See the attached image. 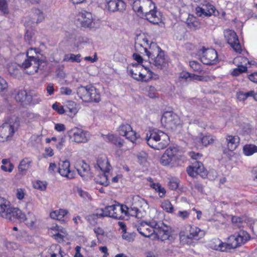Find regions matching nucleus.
<instances>
[{"label":"nucleus","mask_w":257,"mask_h":257,"mask_svg":"<svg viewBox=\"0 0 257 257\" xmlns=\"http://www.w3.org/2000/svg\"><path fill=\"white\" fill-rule=\"evenodd\" d=\"M0 216L11 221H26V225L29 227L33 226L36 222L34 216L31 219L27 218L21 210L13 207L10 202L4 197H0Z\"/></svg>","instance_id":"obj_1"},{"label":"nucleus","mask_w":257,"mask_h":257,"mask_svg":"<svg viewBox=\"0 0 257 257\" xmlns=\"http://www.w3.org/2000/svg\"><path fill=\"white\" fill-rule=\"evenodd\" d=\"M248 238V234L246 232L240 231L229 236L228 238V242H223L218 238H214L210 241L209 246L214 250L228 252L231 249L243 244Z\"/></svg>","instance_id":"obj_2"},{"label":"nucleus","mask_w":257,"mask_h":257,"mask_svg":"<svg viewBox=\"0 0 257 257\" xmlns=\"http://www.w3.org/2000/svg\"><path fill=\"white\" fill-rule=\"evenodd\" d=\"M39 51L36 49L30 48L27 52V58L22 63V68L27 69L31 67V70L28 73L33 74L40 71V73L45 69L47 62L44 59L39 58Z\"/></svg>","instance_id":"obj_3"},{"label":"nucleus","mask_w":257,"mask_h":257,"mask_svg":"<svg viewBox=\"0 0 257 257\" xmlns=\"http://www.w3.org/2000/svg\"><path fill=\"white\" fill-rule=\"evenodd\" d=\"M146 141L151 148L160 150L164 149L168 145L170 139L167 134L155 128L147 133Z\"/></svg>","instance_id":"obj_4"},{"label":"nucleus","mask_w":257,"mask_h":257,"mask_svg":"<svg viewBox=\"0 0 257 257\" xmlns=\"http://www.w3.org/2000/svg\"><path fill=\"white\" fill-rule=\"evenodd\" d=\"M20 125L19 118L13 116L7 119L0 126V142H5L12 140Z\"/></svg>","instance_id":"obj_5"},{"label":"nucleus","mask_w":257,"mask_h":257,"mask_svg":"<svg viewBox=\"0 0 257 257\" xmlns=\"http://www.w3.org/2000/svg\"><path fill=\"white\" fill-rule=\"evenodd\" d=\"M147 55L151 59L150 63H152L157 68L162 69L167 62V56L164 51L155 43L151 42L149 47V51Z\"/></svg>","instance_id":"obj_6"},{"label":"nucleus","mask_w":257,"mask_h":257,"mask_svg":"<svg viewBox=\"0 0 257 257\" xmlns=\"http://www.w3.org/2000/svg\"><path fill=\"white\" fill-rule=\"evenodd\" d=\"M133 68L128 70L131 76L138 81H147L153 78L154 73L147 67L142 64H135Z\"/></svg>","instance_id":"obj_7"},{"label":"nucleus","mask_w":257,"mask_h":257,"mask_svg":"<svg viewBox=\"0 0 257 257\" xmlns=\"http://www.w3.org/2000/svg\"><path fill=\"white\" fill-rule=\"evenodd\" d=\"M77 93L83 101L98 102L100 101V94L96 89L91 86H80L78 88Z\"/></svg>","instance_id":"obj_8"},{"label":"nucleus","mask_w":257,"mask_h":257,"mask_svg":"<svg viewBox=\"0 0 257 257\" xmlns=\"http://www.w3.org/2000/svg\"><path fill=\"white\" fill-rule=\"evenodd\" d=\"M186 230L188 233L186 234L184 232L180 233V238L182 241L187 244H190L191 240H196L202 238L205 235V231L195 226L188 225L186 227Z\"/></svg>","instance_id":"obj_9"},{"label":"nucleus","mask_w":257,"mask_h":257,"mask_svg":"<svg viewBox=\"0 0 257 257\" xmlns=\"http://www.w3.org/2000/svg\"><path fill=\"white\" fill-rule=\"evenodd\" d=\"M150 225L154 228V232L156 234L159 239L165 241L171 237V228L165 224L163 222L153 221L150 222Z\"/></svg>","instance_id":"obj_10"},{"label":"nucleus","mask_w":257,"mask_h":257,"mask_svg":"<svg viewBox=\"0 0 257 257\" xmlns=\"http://www.w3.org/2000/svg\"><path fill=\"white\" fill-rule=\"evenodd\" d=\"M161 123L168 130H175L180 124L179 116L171 111H166L163 114Z\"/></svg>","instance_id":"obj_11"},{"label":"nucleus","mask_w":257,"mask_h":257,"mask_svg":"<svg viewBox=\"0 0 257 257\" xmlns=\"http://www.w3.org/2000/svg\"><path fill=\"white\" fill-rule=\"evenodd\" d=\"M138 205L142 208L143 210H140L138 206H134L133 204L130 208L126 206L125 215L135 216L137 218H143L146 214V210L149 208V204L146 200L142 198L138 200Z\"/></svg>","instance_id":"obj_12"},{"label":"nucleus","mask_w":257,"mask_h":257,"mask_svg":"<svg viewBox=\"0 0 257 257\" xmlns=\"http://www.w3.org/2000/svg\"><path fill=\"white\" fill-rule=\"evenodd\" d=\"M68 134L69 139L78 144L85 143L90 139V134L88 132L76 127L70 130Z\"/></svg>","instance_id":"obj_13"},{"label":"nucleus","mask_w":257,"mask_h":257,"mask_svg":"<svg viewBox=\"0 0 257 257\" xmlns=\"http://www.w3.org/2000/svg\"><path fill=\"white\" fill-rule=\"evenodd\" d=\"M199 52L201 55L200 60L204 64L212 65L216 64L218 61L217 53L214 49L203 47Z\"/></svg>","instance_id":"obj_14"},{"label":"nucleus","mask_w":257,"mask_h":257,"mask_svg":"<svg viewBox=\"0 0 257 257\" xmlns=\"http://www.w3.org/2000/svg\"><path fill=\"white\" fill-rule=\"evenodd\" d=\"M118 134L126 139L134 143L137 139V133L133 130L131 125L127 123H122L116 129Z\"/></svg>","instance_id":"obj_15"},{"label":"nucleus","mask_w":257,"mask_h":257,"mask_svg":"<svg viewBox=\"0 0 257 257\" xmlns=\"http://www.w3.org/2000/svg\"><path fill=\"white\" fill-rule=\"evenodd\" d=\"M224 35L227 43L236 52L240 53L242 51L241 47L236 33L231 30H226L224 31Z\"/></svg>","instance_id":"obj_16"},{"label":"nucleus","mask_w":257,"mask_h":257,"mask_svg":"<svg viewBox=\"0 0 257 257\" xmlns=\"http://www.w3.org/2000/svg\"><path fill=\"white\" fill-rule=\"evenodd\" d=\"M147 37L144 33L137 35L135 38V47L137 51H144L147 55L149 51L150 44Z\"/></svg>","instance_id":"obj_17"},{"label":"nucleus","mask_w":257,"mask_h":257,"mask_svg":"<svg viewBox=\"0 0 257 257\" xmlns=\"http://www.w3.org/2000/svg\"><path fill=\"white\" fill-rule=\"evenodd\" d=\"M216 9L215 7L209 3L203 4L202 7H197L196 8V14L198 17H210L211 15H216Z\"/></svg>","instance_id":"obj_18"},{"label":"nucleus","mask_w":257,"mask_h":257,"mask_svg":"<svg viewBox=\"0 0 257 257\" xmlns=\"http://www.w3.org/2000/svg\"><path fill=\"white\" fill-rule=\"evenodd\" d=\"M177 149L175 148L167 149L160 159L161 163L164 166L170 164L172 161H176L178 159L176 156Z\"/></svg>","instance_id":"obj_19"},{"label":"nucleus","mask_w":257,"mask_h":257,"mask_svg":"<svg viewBox=\"0 0 257 257\" xmlns=\"http://www.w3.org/2000/svg\"><path fill=\"white\" fill-rule=\"evenodd\" d=\"M94 167L96 170H100L101 172H106L110 170L111 165L106 156L102 155L98 157Z\"/></svg>","instance_id":"obj_20"},{"label":"nucleus","mask_w":257,"mask_h":257,"mask_svg":"<svg viewBox=\"0 0 257 257\" xmlns=\"http://www.w3.org/2000/svg\"><path fill=\"white\" fill-rule=\"evenodd\" d=\"M76 169L78 174L84 180H88L92 177L89 166L83 160L78 162Z\"/></svg>","instance_id":"obj_21"},{"label":"nucleus","mask_w":257,"mask_h":257,"mask_svg":"<svg viewBox=\"0 0 257 257\" xmlns=\"http://www.w3.org/2000/svg\"><path fill=\"white\" fill-rule=\"evenodd\" d=\"M78 21L80 22L82 27L90 28L92 26L93 20L92 15L90 13L84 11L79 13Z\"/></svg>","instance_id":"obj_22"},{"label":"nucleus","mask_w":257,"mask_h":257,"mask_svg":"<svg viewBox=\"0 0 257 257\" xmlns=\"http://www.w3.org/2000/svg\"><path fill=\"white\" fill-rule=\"evenodd\" d=\"M69 168V162L68 161H63L61 164H59V173L62 176L72 179L74 177V173L70 170Z\"/></svg>","instance_id":"obj_23"},{"label":"nucleus","mask_w":257,"mask_h":257,"mask_svg":"<svg viewBox=\"0 0 257 257\" xmlns=\"http://www.w3.org/2000/svg\"><path fill=\"white\" fill-rule=\"evenodd\" d=\"M126 205L113 201V219H122L125 215Z\"/></svg>","instance_id":"obj_24"},{"label":"nucleus","mask_w":257,"mask_h":257,"mask_svg":"<svg viewBox=\"0 0 257 257\" xmlns=\"http://www.w3.org/2000/svg\"><path fill=\"white\" fill-rule=\"evenodd\" d=\"M142 222L140 225L137 228L139 232L143 236L149 237L154 232V228L150 225V222Z\"/></svg>","instance_id":"obj_25"},{"label":"nucleus","mask_w":257,"mask_h":257,"mask_svg":"<svg viewBox=\"0 0 257 257\" xmlns=\"http://www.w3.org/2000/svg\"><path fill=\"white\" fill-rule=\"evenodd\" d=\"M68 213V211L66 209H60L55 210L50 213V217L53 219L59 220L61 223L66 222L65 216Z\"/></svg>","instance_id":"obj_26"},{"label":"nucleus","mask_w":257,"mask_h":257,"mask_svg":"<svg viewBox=\"0 0 257 257\" xmlns=\"http://www.w3.org/2000/svg\"><path fill=\"white\" fill-rule=\"evenodd\" d=\"M226 142L229 151H234L237 147L239 143V138L237 136L227 135L226 136Z\"/></svg>","instance_id":"obj_27"},{"label":"nucleus","mask_w":257,"mask_h":257,"mask_svg":"<svg viewBox=\"0 0 257 257\" xmlns=\"http://www.w3.org/2000/svg\"><path fill=\"white\" fill-rule=\"evenodd\" d=\"M144 17L146 20L153 24H158L161 22L160 17L157 15L156 9L154 10H150L146 15H144Z\"/></svg>","instance_id":"obj_28"},{"label":"nucleus","mask_w":257,"mask_h":257,"mask_svg":"<svg viewBox=\"0 0 257 257\" xmlns=\"http://www.w3.org/2000/svg\"><path fill=\"white\" fill-rule=\"evenodd\" d=\"M193 171H195L196 174L204 176L206 175L207 171L205 169L203 164L198 161L192 162Z\"/></svg>","instance_id":"obj_29"},{"label":"nucleus","mask_w":257,"mask_h":257,"mask_svg":"<svg viewBox=\"0 0 257 257\" xmlns=\"http://www.w3.org/2000/svg\"><path fill=\"white\" fill-rule=\"evenodd\" d=\"M145 3H147L146 4H151V3L150 2V1L149 0H136L134 1L132 7L133 10L138 13V14L142 13L143 12V4H145Z\"/></svg>","instance_id":"obj_30"},{"label":"nucleus","mask_w":257,"mask_h":257,"mask_svg":"<svg viewBox=\"0 0 257 257\" xmlns=\"http://www.w3.org/2000/svg\"><path fill=\"white\" fill-rule=\"evenodd\" d=\"M48 254L47 257H62L61 247L59 245H53L49 249Z\"/></svg>","instance_id":"obj_31"},{"label":"nucleus","mask_w":257,"mask_h":257,"mask_svg":"<svg viewBox=\"0 0 257 257\" xmlns=\"http://www.w3.org/2000/svg\"><path fill=\"white\" fill-rule=\"evenodd\" d=\"M32 163V161L28 158H25L22 160L19 166V171L22 174H24L28 170Z\"/></svg>","instance_id":"obj_32"},{"label":"nucleus","mask_w":257,"mask_h":257,"mask_svg":"<svg viewBox=\"0 0 257 257\" xmlns=\"http://www.w3.org/2000/svg\"><path fill=\"white\" fill-rule=\"evenodd\" d=\"M196 19V18L191 16L187 20L186 23L188 26L193 30H196L200 28V23Z\"/></svg>","instance_id":"obj_33"},{"label":"nucleus","mask_w":257,"mask_h":257,"mask_svg":"<svg viewBox=\"0 0 257 257\" xmlns=\"http://www.w3.org/2000/svg\"><path fill=\"white\" fill-rule=\"evenodd\" d=\"M109 174V171L101 172V174L98 175L99 178L96 179V182L105 186H107L109 184V182L108 181Z\"/></svg>","instance_id":"obj_34"},{"label":"nucleus","mask_w":257,"mask_h":257,"mask_svg":"<svg viewBox=\"0 0 257 257\" xmlns=\"http://www.w3.org/2000/svg\"><path fill=\"white\" fill-rule=\"evenodd\" d=\"M81 55L80 54L75 55L74 54H65L64 56L63 61H71L72 62H80Z\"/></svg>","instance_id":"obj_35"},{"label":"nucleus","mask_w":257,"mask_h":257,"mask_svg":"<svg viewBox=\"0 0 257 257\" xmlns=\"http://www.w3.org/2000/svg\"><path fill=\"white\" fill-rule=\"evenodd\" d=\"M22 67V64L18 65L16 63H12L8 67V71L11 75L17 77L20 74L19 67Z\"/></svg>","instance_id":"obj_36"},{"label":"nucleus","mask_w":257,"mask_h":257,"mask_svg":"<svg viewBox=\"0 0 257 257\" xmlns=\"http://www.w3.org/2000/svg\"><path fill=\"white\" fill-rule=\"evenodd\" d=\"M151 187L155 190L158 193L159 196L161 198H163L165 196L166 194V190L164 187H162L161 184L159 183H153L151 184Z\"/></svg>","instance_id":"obj_37"},{"label":"nucleus","mask_w":257,"mask_h":257,"mask_svg":"<svg viewBox=\"0 0 257 257\" xmlns=\"http://www.w3.org/2000/svg\"><path fill=\"white\" fill-rule=\"evenodd\" d=\"M243 153L246 156H250L257 152V146L254 145H245L243 149Z\"/></svg>","instance_id":"obj_38"},{"label":"nucleus","mask_w":257,"mask_h":257,"mask_svg":"<svg viewBox=\"0 0 257 257\" xmlns=\"http://www.w3.org/2000/svg\"><path fill=\"white\" fill-rule=\"evenodd\" d=\"M66 106L69 112L68 114L69 115H75L77 112L76 104L74 101L71 100L68 101L66 102Z\"/></svg>","instance_id":"obj_39"},{"label":"nucleus","mask_w":257,"mask_h":257,"mask_svg":"<svg viewBox=\"0 0 257 257\" xmlns=\"http://www.w3.org/2000/svg\"><path fill=\"white\" fill-rule=\"evenodd\" d=\"M29 96L27 95V92L25 90H21L17 92L15 98L17 101L23 102Z\"/></svg>","instance_id":"obj_40"},{"label":"nucleus","mask_w":257,"mask_h":257,"mask_svg":"<svg viewBox=\"0 0 257 257\" xmlns=\"http://www.w3.org/2000/svg\"><path fill=\"white\" fill-rule=\"evenodd\" d=\"M150 2L151 3V5L150 4H146L147 3H145V4H143V12L142 13L140 14L142 15L143 17H144V15H146L148 13H149L150 10H154V9H156L155 4L151 1Z\"/></svg>","instance_id":"obj_41"},{"label":"nucleus","mask_w":257,"mask_h":257,"mask_svg":"<svg viewBox=\"0 0 257 257\" xmlns=\"http://www.w3.org/2000/svg\"><path fill=\"white\" fill-rule=\"evenodd\" d=\"M113 3H115V10H113V12L115 11L123 12L125 10L126 5L122 0H114Z\"/></svg>","instance_id":"obj_42"},{"label":"nucleus","mask_w":257,"mask_h":257,"mask_svg":"<svg viewBox=\"0 0 257 257\" xmlns=\"http://www.w3.org/2000/svg\"><path fill=\"white\" fill-rule=\"evenodd\" d=\"M112 206H108L105 207L104 209H100L97 210L99 211L98 214L99 215V217H110L112 216L110 215V209H112Z\"/></svg>","instance_id":"obj_43"},{"label":"nucleus","mask_w":257,"mask_h":257,"mask_svg":"<svg viewBox=\"0 0 257 257\" xmlns=\"http://www.w3.org/2000/svg\"><path fill=\"white\" fill-rule=\"evenodd\" d=\"M98 213L99 211L97 210V213L89 214L86 216V219L91 224L94 225L97 223V219L99 217Z\"/></svg>","instance_id":"obj_44"},{"label":"nucleus","mask_w":257,"mask_h":257,"mask_svg":"<svg viewBox=\"0 0 257 257\" xmlns=\"http://www.w3.org/2000/svg\"><path fill=\"white\" fill-rule=\"evenodd\" d=\"M137 157L140 165H144L147 160L148 155L144 152H141L137 154Z\"/></svg>","instance_id":"obj_45"},{"label":"nucleus","mask_w":257,"mask_h":257,"mask_svg":"<svg viewBox=\"0 0 257 257\" xmlns=\"http://www.w3.org/2000/svg\"><path fill=\"white\" fill-rule=\"evenodd\" d=\"M179 180L177 178L170 179L168 182L169 188L173 190H176L179 186Z\"/></svg>","instance_id":"obj_46"},{"label":"nucleus","mask_w":257,"mask_h":257,"mask_svg":"<svg viewBox=\"0 0 257 257\" xmlns=\"http://www.w3.org/2000/svg\"><path fill=\"white\" fill-rule=\"evenodd\" d=\"M162 207L163 209L167 212L172 213L173 211V206L169 200H166L163 202L162 204Z\"/></svg>","instance_id":"obj_47"},{"label":"nucleus","mask_w":257,"mask_h":257,"mask_svg":"<svg viewBox=\"0 0 257 257\" xmlns=\"http://www.w3.org/2000/svg\"><path fill=\"white\" fill-rule=\"evenodd\" d=\"M247 69L246 66H244L243 65L238 66L237 68H235L232 71L231 74L233 76H238L241 73L247 71Z\"/></svg>","instance_id":"obj_48"},{"label":"nucleus","mask_w":257,"mask_h":257,"mask_svg":"<svg viewBox=\"0 0 257 257\" xmlns=\"http://www.w3.org/2000/svg\"><path fill=\"white\" fill-rule=\"evenodd\" d=\"M0 11L4 14H9V12L7 0H0Z\"/></svg>","instance_id":"obj_49"},{"label":"nucleus","mask_w":257,"mask_h":257,"mask_svg":"<svg viewBox=\"0 0 257 257\" xmlns=\"http://www.w3.org/2000/svg\"><path fill=\"white\" fill-rule=\"evenodd\" d=\"M189 65L191 68L195 72H200L202 71L200 64H199L197 61H190Z\"/></svg>","instance_id":"obj_50"},{"label":"nucleus","mask_w":257,"mask_h":257,"mask_svg":"<svg viewBox=\"0 0 257 257\" xmlns=\"http://www.w3.org/2000/svg\"><path fill=\"white\" fill-rule=\"evenodd\" d=\"M124 144V141L123 139L119 137L113 136V145L116 146L121 148Z\"/></svg>","instance_id":"obj_51"},{"label":"nucleus","mask_w":257,"mask_h":257,"mask_svg":"<svg viewBox=\"0 0 257 257\" xmlns=\"http://www.w3.org/2000/svg\"><path fill=\"white\" fill-rule=\"evenodd\" d=\"M214 140L210 136H204L202 138L201 142L203 145L207 146V145L212 144Z\"/></svg>","instance_id":"obj_52"},{"label":"nucleus","mask_w":257,"mask_h":257,"mask_svg":"<svg viewBox=\"0 0 257 257\" xmlns=\"http://www.w3.org/2000/svg\"><path fill=\"white\" fill-rule=\"evenodd\" d=\"M47 183L45 182L37 181L34 184L35 188L40 189L42 191L45 190L46 188Z\"/></svg>","instance_id":"obj_53"},{"label":"nucleus","mask_w":257,"mask_h":257,"mask_svg":"<svg viewBox=\"0 0 257 257\" xmlns=\"http://www.w3.org/2000/svg\"><path fill=\"white\" fill-rule=\"evenodd\" d=\"M52 108L60 114H63L65 111H67V110H65L63 106L60 105L57 103L53 104Z\"/></svg>","instance_id":"obj_54"},{"label":"nucleus","mask_w":257,"mask_h":257,"mask_svg":"<svg viewBox=\"0 0 257 257\" xmlns=\"http://www.w3.org/2000/svg\"><path fill=\"white\" fill-rule=\"evenodd\" d=\"M34 14L37 17V23L41 22L44 19V14L41 10L39 9L35 10Z\"/></svg>","instance_id":"obj_55"},{"label":"nucleus","mask_w":257,"mask_h":257,"mask_svg":"<svg viewBox=\"0 0 257 257\" xmlns=\"http://www.w3.org/2000/svg\"><path fill=\"white\" fill-rule=\"evenodd\" d=\"M61 94L70 95L72 94V90L69 87H63L60 89Z\"/></svg>","instance_id":"obj_56"},{"label":"nucleus","mask_w":257,"mask_h":257,"mask_svg":"<svg viewBox=\"0 0 257 257\" xmlns=\"http://www.w3.org/2000/svg\"><path fill=\"white\" fill-rule=\"evenodd\" d=\"M8 87V84L6 81L0 77V92L4 91Z\"/></svg>","instance_id":"obj_57"},{"label":"nucleus","mask_w":257,"mask_h":257,"mask_svg":"<svg viewBox=\"0 0 257 257\" xmlns=\"http://www.w3.org/2000/svg\"><path fill=\"white\" fill-rule=\"evenodd\" d=\"M94 231L96 235L97 239L98 240H100L101 239L100 237L101 236H102L104 234L103 230L100 227H97V228H95L94 229Z\"/></svg>","instance_id":"obj_58"},{"label":"nucleus","mask_w":257,"mask_h":257,"mask_svg":"<svg viewBox=\"0 0 257 257\" xmlns=\"http://www.w3.org/2000/svg\"><path fill=\"white\" fill-rule=\"evenodd\" d=\"M236 97L240 101H244L247 99L244 92L243 91L238 92L236 93Z\"/></svg>","instance_id":"obj_59"},{"label":"nucleus","mask_w":257,"mask_h":257,"mask_svg":"<svg viewBox=\"0 0 257 257\" xmlns=\"http://www.w3.org/2000/svg\"><path fill=\"white\" fill-rule=\"evenodd\" d=\"M14 168V165L12 164H7V165H2L1 169L6 172H11Z\"/></svg>","instance_id":"obj_60"},{"label":"nucleus","mask_w":257,"mask_h":257,"mask_svg":"<svg viewBox=\"0 0 257 257\" xmlns=\"http://www.w3.org/2000/svg\"><path fill=\"white\" fill-rule=\"evenodd\" d=\"M61 233L58 232L55 234L54 235V238L56 239L59 240H63L65 236V232L62 229L61 230Z\"/></svg>","instance_id":"obj_61"},{"label":"nucleus","mask_w":257,"mask_h":257,"mask_svg":"<svg viewBox=\"0 0 257 257\" xmlns=\"http://www.w3.org/2000/svg\"><path fill=\"white\" fill-rule=\"evenodd\" d=\"M190 156L194 162L197 161L198 159H200L202 156V154L199 153H195L194 152H191Z\"/></svg>","instance_id":"obj_62"},{"label":"nucleus","mask_w":257,"mask_h":257,"mask_svg":"<svg viewBox=\"0 0 257 257\" xmlns=\"http://www.w3.org/2000/svg\"><path fill=\"white\" fill-rule=\"evenodd\" d=\"M65 142V139L64 138H61L59 142L56 145L57 149L59 150H61L63 149L64 144Z\"/></svg>","instance_id":"obj_63"},{"label":"nucleus","mask_w":257,"mask_h":257,"mask_svg":"<svg viewBox=\"0 0 257 257\" xmlns=\"http://www.w3.org/2000/svg\"><path fill=\"white\" fill-rule=\"evenodd\" d=\"M77 192L78 194L83 198L86 199L89 198V196L87 192L82 190L81 189H78Z\"/></svg>","instance_id":"obj_64"}]
</instances>
